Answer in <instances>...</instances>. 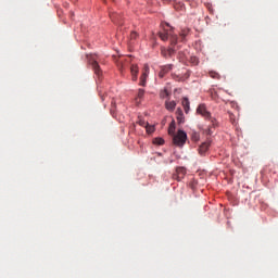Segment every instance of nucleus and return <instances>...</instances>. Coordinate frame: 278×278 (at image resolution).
Masks as SVG:
<instances>
[{"mask_svg": "<svg viewBox=\"0 0 278 278\" xmlns=\"http://www.w3.org/2000/svg\"><path fill=\"white\" fill-rule=\"evenodd\" d=\"M165 108L168 110V112H173L175 108H177V102L175 101H166L165 102Z\"/></svg>", "mask_w": 278, "mask_h": 278, "instance_id": "9b49d317", "label": "nucleus"}, {"mask_svg": "<svg viewBox=\"0 0 278 278\" xmlns=\"http://www.w3.org/2000/svg\"><path fill=\"white\" fill-rule=\"evenodd\" d=\"M87 60L91 66V68L93 70V72L96 73V75L98 77H101V75L103 74V72H101V67L99 66V62H97V54H88L87 55Z\"/></svg>", "mask_w": 278, "mask_h": 278, "instance_id": "7ed1b4c3", "label": "nucleus"}, {"mask_svg": "<svg viewBox=\"0 0 278 278\" xmlns=\"http://www.w3.org/2000/svg\"><path fill=\"white\" fill-rule=\"evenodd\" d=\"M205 134H206L207 136H212V134H213L212 128H207V129L205 130Z\"/></svg>", "mask_w": 278, "mask_h": 278, "instance_id": "a878e982", "label": "nucleus"}, {"mask_svg": "<svg viewBox=\"0 0 278 278\" xmlns=\"http://www.w3.org/2000/svg\"><path fill=\"white\" fill-rule=\"evenodd\" d=\"M130 73H131L132 81H138V65H131Z\"/></svg>", "mask_w": 278, "mask_h": 278, "instance_id": "9d476101", "label": "nucleus"}, {"mask_svg": "<svg viewBox=\"0 0 278 278\" xmlns=\"http://www.w3.org/2000/svg\"><path fill=\"white\" fill-rule=\"evenodd\" d=\"M176 118H177L178 123H184L185 117H184V111L181 110V108H178L176 110Z\"/></svg>", "mask_w": 278, "mask_h": 278, "instance_id": "ddd939ff", "label": "nucleus"}, {"mask_svg": "<svg viewBox=\"0 0 278 278\" xmlns=\"http://www.w3.org/2000/svg\"><path fill=\"white\" fill-rule=\"evenodd\" d=\"M168 134L169 136H175V121H172V123L169 124Z\"/></svg>", "mask_w": 278, "mask_h": 278, "instance_id": "dca6fc26", "label": "nucleus"}, {"mask_svg": "<svg viewBox=\"0 0 278 278\" xmlns=\"http://www.w3.org/2000/svg\"><path fill=\"white\" fill-rule=\"evenodd\" d=\"M159 36L161 40H164V41L168 40L169 38L172 47H175V45H177V35H173V29L170 30L164 29L163 31L159 33Z\"/></svg>", "mask_w": 278, "mask_h": 278, "instance_id": "f03ea898", "label": "nucleus"}, {"mask_svg": "<svg viewBox=\"0 0 278 278\" xmlns=\"http://www.w3.org/2000/svg\"><path fill=\"white\" fill-rule=\"evenodd\" d=\"M146 129H147L148 134H153V131H155V128L153 126H149V125L146 126Z\"/></svg>", "mask_w": 278, "mask_h": 278, "instance_id": "4be33fe9", "label": "nucleus"}, {"mask_svg": "<svg viewBox=\"0 0 278 278\" xmlns=\"http://www.w3.org/2000/svg\"><path fill=\"white\" fill-rule=\"evenodd\" d=\"M175 48L170 47V48H162L161 49V54L163 55V58H165L167 60V58H173V55H175Z\"/></svg>", "mask_w": 278, "mask_h": 278, "instance_id": "39448f33", "label": "nucleus"}, {"mask_svg": "<svg viewBox=\"0 0 278 278\" xmlns=\"http://www.w3.org/2000/svg\"><path fill=\"white\" fill-rule=\"evenodd\" d=\"M144 97V89H139L138 91V98L142 99Z\"/></svg>", "mask_w": 278, "mask_h": 278, "instance_id": "b1692460", "label": "nucleus"}, {"mask_svg": "<svg viewBox=\"0 0 278 278\" xmlns=\"http://www.w3.org/2000/svg\"><path fill=\"white\" fill-rule=\"evenodd\" d=\"M186 173H187V170L185 167H178L176 169V174L174 175V179L181 181V179H184V177H186Z\"/></svg>", "mask_w": 278, "mask_h": 278, "instance_id": "0eeeda50", "label": "nucleus"}, {"mask_svg": "<svg viewBox=\"0 0 278 278\" xmlns=\"http://www.w3.org/2000/svg\"><path fill=\"white\" fill-rule=\"evenodd\" d=\"M160 97L161 99H166V97H170V92L164 89L163 91H161Z\"/></svg>", "mask_w": 278, "mask_h": 278, "instance_id": "a211bd4d", "label": "nucleus"}, {"mask_svg": "<svg viewBox=\"0 0 278 278\" xmlns=\"http://www.w3.org/2000/svg\"><path fill=\"white\" fill-rule=\"evenodd\" d=\"M207 149H210V142H204V143H202V144L199 147V149H198L199 154H200V155H205V153H207Z\"/></svg>", "mask_w": 278, "mask_h": 278, "instance_id": "1a4fd4ad", "label": "nucleus"}, {"mask_svg": "<svg viewBox=\"0 0 278 278\" xmlns=\"http://www.w3.org/2000/svg\"><path fill=\"white\" fill-rule=\"evenodd\" d=\"M110 16L113 23H121V15L118 13H111Z\"/></svg>", "mask_w": 278, "mask_h": 278, "instance_id": "2eb2a0df", "label": "nucleus"}, {"mask_svg": "<svg viewBox=\"0 0 278 278\" xmlns=\"http://www.w3.org/2000/svg\"><path fill=\"white\" fill-rule=\"evenodd\" d=\"M181 105L185 112L188 114V112H190V100H188V98H184L181 101Z\"/></svg>", "mask_w": 278, "mask_h": 278, "instance_id": "f8f14e48", "label": "nucleus"}, {"mask_svg": "<svg viewBox=\"0 0 278 278\" xmlns=\"http://www.w3.org/2000/svg\"><path fill=\"white\" fill-rule=\"evenodd\" d=\"M179 60L184 62V58H181V52H179Z\"/></svg>", "mask_w": 278, "mask_h": 278, "instance_id": "bb28decb", "label": "nucleus"}, {"mask_svg": "<svg viewBox=\"0 0 278 278\" xmlns=\"http://www.w3.org/2000/svg\"><path fill=\"white\" fill-rule=\"evenodd\" d=\"M210 77H212V79H219L220 75L216 72H210L208 73Z\"/></svg>", "mask_w": 278, "mask_h": 278, "instance_id": "6ab92c4d", "label": "nucleus"}, {"mask_svg": "<svg viewBox=\"0 0 278 278\" xmlns=\"http://www.w3.org/2000/svg\"><path fill=\"white\" fill-rule=\"evenodd\" d=\"M130 38H131V40H136L138 38V33L131 31L130 33Z\"/></svg>", "mask_w": 278, "mask_h": 278, "instance_id": "5701e85b", "label": "nucleus"}, {"mask_svg": "<svg viewBox=\"0 0 278 278\" xmlns=\"http://www.w3.org/2000/svg\"><path fill=\"white\" fill-rule=\"evenodd\" d=\"M229 114V118H230V123H232L233 125H238V116L236 115V113H232L230 111H228Z\"/></svg>", "mask_w": 278, "mask_h": 278, "instance_id": "4468645a", "label": "nucleus"}, {"mask_svg": "<svg viewBox=\"0 0 278 278\" xmlns=\"http://www.w3.org/2000/svg\"><path fill=\"white\" fill-rule=\"evenodd\" d=\"M173 71V64L161 66V71L159 73V77L164 78L167 73H170Z\"/></svg>", "mask_w": 278, "mask_h": 278, "instance_id": "6e6552de", "label": "nucleus"}, {"mask_svg": "<svg viewBox=\"0 0 278 278\" xmlns=\"http://www.w3.org/2000/svg\"><path fill=\"white\" fill-rule=\"evenodd\" d=\"M230 108H232V110H236V114H237V116H239V114H240V106H238V103L230 102Z\"/></svg>", "mask_w": 278, "mask_h": 278, "instance_id": "f3484780", "label": "nucleus"}, {"mask_svg": "<svg viewBox=\"0 0 278 278\" xmlns=\"http://www.w3.org/2000/svg\"><path fill=\"white\" fill-rule=\"evenodd\" d=\"M189 31H190V29H184V30H181L180 36H181L182 40H184V38H186V36H188V33H189Z\"/></svg>", "mask_w": 278, "mask_h": 278, "instance_id": "412c9836", "label": "nucleus"}, {"mask_svg": "<svg viewBox=\"0 0 278 278\" xmlns=\"http://www.w3.org/2000/svg\"><path fill=\"white\" fill-rule=\"evenodd\" d=\"M153 144H159V147H162V144H164V140L162 138H155L153 140Z\"/></svg>", "mask_w": 278, "mask_h": 278, "instance_id": "aec40b11", "label": "nucleus"}, {"mask_svg": "<svg viewBox=\"0 0 278 278\" xmlns=\"http://www.w3.org/2000/svg\"><path fill=\"white\" fill-rule=\"evenodd\" d=\"M197 114H200L201 116H203L204 118H207L208 121H211L213 127H216L217 123H216V118L212 117V113H210L207 111V108L205 106V104H200L197 109Z\"/></svg>", "mask_w": 278, "mask_h": 278, "instance_id": "f257e3e1", "label": "nucleus"}, {"mask_svg": "<svg viewBox=\"0 0 278 278\" xmlns=\"http://www.w3.org/2000/svg\"><path fill=\"white\" fill-rule=\"evenodd\" d=\"M188 140V135L184 130H178L177 135L173 136V142L176 147H184Z\"/></svg>", "mask_w": 278, "mask_h": 278, "instance_id": "20e7f679", "label": "nucleus"}, {"mask_svg": "<svg viewBox=\"0 0 278 278\" xmlns=\"http://www.w3.org/2000/svg\"><path fill=\"white\" fill-rule=\"evenodd\" d=\"M147 77H149V65H144L143 67L139 86H147Z\"/></svg>", "mask_w": 278, "mask_h": 278, "instance_id": "423d86ee", "label": "nucleus"}, {"mask_svg": "<svg viewBox=\"0 0 278 278\" xmlns=\"http://www.w3.org/2000/svg\"><path fill=\"white\" fill-rule=\"evenodd\" d=\"M139 124H140L141 126H144V122H142V121H141V122H139Z\"/></svg>", "mask_w": 278, "mask_h": 278, "instance_id": "cd10ccee", "label": "nucleus"}, {"mask_svg": "<svg viewBox=\"0 0 278 278\" xmlns=\"http://www.w3.org/2000/svg\"><path fill=\"white\" fill-rule=\"evenodd\" d=\"M191 62L193 64H199V59H197L195 56L191 58Z\"/></svg>", "mask_w": 278, "mask_h": 278, "instance_id": "393cba45", "label": "nucleus"}]
</instances>
